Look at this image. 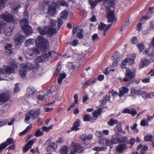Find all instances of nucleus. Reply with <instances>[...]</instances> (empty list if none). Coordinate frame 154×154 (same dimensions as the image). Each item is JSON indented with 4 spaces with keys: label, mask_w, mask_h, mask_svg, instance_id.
Instances as JSON below:
<instances>
[{
    "label": "nucleus",
    "mask_w": 154,
    "mask_h": 154,
    "mask_svg": "<svg viewBox=\"0 0 154 154\" xmlns=\"http://www.w3.org/2000/svg\"><path fill=\"white\" fill-rule=\"evenodd\" d=\"M0 17L7 22L13 23L11 25H8V26L4 31V33L7 36H9L11 35L13 33L14 25L17 23V21L14 18L12 14L9 13L2 14L0 15Z\"/></svg>",
    "instance_id": "f257e3e1"
},
{
    "label": "nucleus",
    "mask_w": 154,
    "mask_h": 154,
    "mask_svg": "<svg viewBox=\"0 0 154 154\" xmlns=\"http://www.w3.org/2000/svg\"><path fill=\"white\" fill-rule=\"evenodd\" d=\"M21 68L19 69V73L22 78L25 77L26 74V70L28 69H34L36 68V65L29 63L20 64Z\"/></svg>",
    "instance_id": "f03ea898"
},
{
    "label": "nucleus",
    "mask_w": 154,
    "mask_h": 154,
    "mask_svg": "<svg viewBox=\"0 0 154 154\" xmlns=\"http://www.w3.org/2000/svg\"><path fill=\"white\" fill-rule=\"evenodd\" d=\"M28 20L23 18L20 21V26L23 32L27 35H31L32 32V27L29 25Z\"/></svg>",
    "instance_id": "7ed1b4c3"
},
{
    "label": "nucleus",
    "mask_w": 154,
    "mask_h": 154,
    "mask_svg": "<svg viewBox=\"0 0 154 154\" xmlns=\"http://www.w3.org/2000/svg\"><path fill=\"white\" fill-rule=\"evenodd\" d=\"M35 43L37 47L43 50H46L47 48L48 41L47 39H45L42 36L39 35L35 40Z\"/></svg>",
    "instance_id": "20e7f679"
},
{
    "label": "nucleus",
    "mask_w": 154,
    "mask_h": 154,
    "mask_svg": "<svg viewBox=\"0 0 154 154\" xmlns=\"http://www.w3.org/2000/svg\"><path fill=\"white\" fill-rule=\"evenodd\" d=\"M136 72L135 69L133 70V71L130 69H126L125 74V77L123 79L122 81L126 82L129 81H131L135 77ZM131 82H132L130 81L128 83V85H130Z\"/></svg>",
    "instance_id": "39448f33"
},
{
    "label": "nucleus",
    "mask_w": 154,
    "mask_h": 154,
    "mask_svg": "<svg viewBox=\"0 0 154 154\" xmlns=\"http://www.w3.org/2000/svg\"><path fill=\"white\" fill-rule=\"evenodd\" d=\"M41 113L39 109H37L34 110H31L29 111L27 115L29 116H26L24 120L26 122L28 121L30 118V117L32 120L35 119Z\"/></svg>",
    "instance_id": "423d86ee"
},
{
    "label": "nucleus",
    "mask_w": 154,
    "mask_h": 154,
    "mask_svg": "<svg viewBox=\"0 0 154 154\" xmlns=\"http://www.w3.org/2000/svg\"><path fill=\"white\" fill-rule=\"evenodd\" d=\"M70 149V153L75 154L76 152L80 153L82 152L84 148L81 144L79 143H75L73 142L71 144Z\"/></svg>",
    "instance_id": "0eeeda50"
},
{
    "label": "nucleus",
    "mask_w": 154,
    "mask_h": 154,
    "mask_svg": "<svg viewBox=\"0 0 154 154\" xmlns=\"http://www.w3.org/2000/svg\"><path fill=\"white\" fill-rule=\"evenodd\" d=\"M25 37L20 33H17L14 38V42L16 43L15 46L18 48L21 45V43L25 39Z\"/></svg>",
    "instance_id": "6e6552de"
},
{
    "label": "nucleus",
    "mask_w": 154,
    "mask_h": 154,
    "mask_svg": "<svg viewBox=\"0 0 154 154\" xmlns=\"http://www.w3.org/2000/svg\"><path fill=\"white\" fill-rule=\"evenodd\" d=\"M10 98V95L8 92L0 94V105L7 102Z\"/></svg>",
    "instance_id": "1a4fd4ad"
},
{
    "label": "nucleus",
    "mask_w": 154,
    "mask_h": 154,
    "mask_svg": "<svg viewBox=\"0 0 154 154\" xmlns=\"http://www.w3.org/2000/svg\"><path fill=\"white\" fill-rule=\"evenodd\" d=\"M57 5L55 2H52L48 7V14L51 15H54L56 13Z\"/></svg>",
    "instance_id": "9d476101"
},
{
    "label": "nucleus",
    "mask_w": 154,
    "mask_h": 154,
    "mask_svg": "<svg viewBox=\"0 0 154 154\" xmlns=\"http://www.w3.org/2000/svg\"><path fill=\"white\" fill-rule=\"evenodd\" d=\"M81 121L79 119H77L73 123L72 127L70 130H68L67 132L69 133L70 132L74 131H76L79 130L80 128L79 127L80 126Z\"/></svg>",
    "instance_id": "9b49d317"
},
{
    "label": "nucleus",
    "mask_w": 154,
    "mask_h": 154,
    "mask_svg": "<svg viewBox=\"0 0 154 154\" xmlns=\"http://www.w3.org/2000/svg\"><path fill=\"white\" fill-rule=\"evenodd\" d=\"M110 11L107 12L106 17L108 19V22H113L116 20V17L114 11L109 10Z\"/></svg>",
    "instance_id": "f8f14e48"
},
{
    "label": "nucleus",
    "mask_w": 154,
    "mask_h": 154,
    "mask_svg": "<svg viewBox=\"0 0 154 154\" xmlns=\"http://www.w3.org/2000/svg\"><path fill=\"white\" fill-rule=\"evenodd\" d=\"M92 135V134H89L88 135H85L84 137H81V139L82 140V144L85 145H87L89 143L90 141L93 139Z\"/></svg>",
    "instance_id": "ddd939ff"
},
{
    "label": "nucleus",
    "mask_w": 154,
    "mask_h": 154,
    "mask_svg": "<svg viewBox=\"0 0 154 154\" xmlns=\"http://www.w3.org/2000/svg\"><path fill=\"white\" fill-rule=\"evenodd\" d=\"M127 144L120 143L116 147V151L120 153H122L125 150H126L128 148Z\"/></svg>",
    "instance_id": "4468645a"
},
{
    "label": "nucleus",
    "mask_w": 154,
    "mask_h": 154,
    "mask_svg": "<svg viewBox=\"0 0 154 154\" xmlns=\"http://www.w3.org/2000/svg\"><path fill=\"white\" fill-rule=\"evenodd\" d=\"M112 57L113 59L114 60L113 62L112 66L113 67H115L118 65L119 61L120 60L119 53L117 52H116L113 55Z\"/></svg>",
    "instance_id": "2eb2a0df"
},
{
    "label": "nucleus",
    "mask_w": 154,
    "mask_h": 154,
    "mask_svg": "<svg viewBox=\"0 0 154 154\" xmlns=\"http://www.w3.org/2000/svg\"><path fill=\"white\" fill-rule=\"evenodd\" d=\"M57 148V145L55 143H52L47 147V151L48 152H54Z\"/></svg>",
    "instance_id": "dca6fc26"
},
{
    "label": "nucleus",
    "mask_w": 154,
    "mask_h": 154,
    "mask_svg": "<svg viewBox=\"0 0 154 154\" xmlns=\"http://www.w3.org/2000/svg\"><path fill=\"white\" fill-rule=\"evenodd\" d=\"M11 44L8 43L5 47V52L6 55H9L12 54L14 51V49L12 48Z\"/></svg>",
    "instance_id": "f3484780"
},
{
    "label": "nucleus",
    "mask_w": 154,
    "mask_h": 154,
    "mask_svg": "<svg viewBox=\"0 0 154 154\" xmlns=\"http://www.w3.org/2000/svg\"><path fill=\"white\" fill-rule=\"evenodd\" d=\"M119 93L118 96L119 97H122L125 94L128 93L129 89L126 87L123 86L119 89Z\"/></svg>",
    "instance_id": "a211bd4d"
},
{
    "label": "nucleus",
    "mask_w": 154,
    "mask_h": 154,
    "mask_svg": "<svg viewBox=\"0 0 154 154\" xmlns=\"http://www.w3.org/2000/svg\"><path fill=\"white\" fill-rule=\"evenodd\" d=\"M143 54L146 55H147L149 57L151 58L154 56V51L153 49L150 48H146Z\"/></svg>",
    "instance_id": "6ab92c4d"
},
{
    "label": "nucleus",
    "mask_w": 154,
    "mask_h": 154,
    "mask_svg": "<svg viewBox=\"0 0 154 154\" xmlns=\"http://www.w3.org/2000/svg\"><path fill=\"white\" fill-rule=\"evenodd\" d=\"M47 54H44L38 57L36 60L35 62L37 63H41L43 61H48V58Z\"/></svg>",
    "instance_id": "aec40b11"
},
{
    "label": "nucleus",
    "mask_w": 154,
    "mask_h": 154,
    "mask_svg": "<svg viewBox=\"0 0 154 154\" xmlns=\"http://www.w3.org/2000/svg\"><path fill=\"white\" fill-rule=\"evenodd\" d=\"M103 0H95L94 1H93L92 0H89L88 2L89 4L91 6V8L93 9L97 5L98 3L101 2Z\"/></svg>",
    "instance_id": "412c9836"
},
{
    "label": "nucleus",
    "mask_w": 154,
    "mask_h": 154,
    "mask_svg": "<svg viewBox=\"0 0 154 154\" xmlns=\"http://www.w3.org/2000/svg\"><path fill=\"white\" fill-rule=\"evenodd\" d=\"M56 3L57 6H65L68 7L69 6L68 3L64 0H58Z\"/></svg>",
    "instance_id": "4be33fe9"
},
{
    "label": "nucleus",
    "mask_w": 154,
    "mask_h": 154,
    "mask_svg": "<svg viewBox=\"0 0 154 154\" xmlns=\"http://www.w3.org/2000/svg\"><path fill=\"white\" fill-rule=\"evenodd\" d=\"M37 29L40 35H45L47 34L48 26H46L43 29L38 27Z\"/></svg>",
    "instance_id": "5701e85b"
},
{
    "label": "nucleus",
    "mask_w": 154,
    "mask_h": 154,
    "mask_svg": "<svg viewBox=\"0 0 154 154\" xmlns=\"http://www.w3.org/2000/svg\"><path fill=\"white\" fill-rule=\"evenodd\" d=\"M136 54H134L130 55V57L128 58L129 61L128 63L129 65L131 66L135 63L134 61L136 58Z\"/></svg>",
    "instance_id": "b1692460"
},
{
    "label": "nucleus",
    "mask_w": 154,
    "mask_h": 154,
    "mask_svg": "<svg viewBox=\"0 0 154 154\" xmlns=\"http://www.w3.org/2000/svg\"><path fill=\"white\" fill-rule=\"evenodd\" d=\"M149 64V60L147 59H145L142 60L140 62L139 66L140 68H142L147 66Z\"/></svg>",
    "instance_id": "393cba45"
},
{
    "label": "nucleus",
    "mask_w": 154,
    "mask_h": 154,
    "mask_svg": "<svg viewBox=\"0 0 154 154\" xmlns=\"http://www.w3.org/2000/svg\"><path fill=\"white\" fill-rule=\"evenodd\" d=\"M57 31L56 28L48 26L47 34L51 36H53L54 34L57 33Z\"/></svg>",
    "instance_id": "a878e982"
},
{
    "label": "nucleus",
    "mask_w": 154,
    "mask_h": 154,
    "mask_svg": "<svg viewBox=\"0 0 154 154\" xmlns=\"http://www.w3.org/2000/svg\"><path fill=\"white\" fill-rule=\"evenodd\" d=\"M97 79H94L93 81H91V79H89L85 81L83 84L84 87L88 86H90L91 85L94 84L96 82Z\"/></svg>",
    "instance_id": "bb28decb"
},
{
    "label": "nucleus",
    "mask_w": 154,
    "mask_h": 154,
    "mask_svg": "<svg viewBox=\"0 0 154 154\" xmlns=\"http://www.w3.org/2000/svg\"><path fill=\"white\" fill-rule=\"evenodd\" d=\"M110 95L109 94H107L103 97V99L101 100L100 102L102 104L104 105L110 100Z\"/></svg>",
    "instance_id": "cd10ccee"
},
{
    "label": "nucleus",
    "mask_w": 154,
    "mask_h": 154,
    "mask_svg": "<svg viewBox=\"0 0 154 154\" xmlns=\"http://www.w3.org/2000/svg\"><path fill=\"white\" fill-rule=\"evenodd\" d=\"M69 149L67 146H63L60 149V154H67Z\"/></svg>",
    "instance_id": "c85d7f7f"
},
{
    "label": "nucleus",
    "mask_w": 154,
    "mask_h": 154,
    "mask_svg": "<svg viewBox=\"0 0 154 154\" xmlns=\"http://www.w3.org/2000/svg\"><path fill=\"white\" fill-rule=\"evenodd\" d=\"M34 42L35 40L34 38H29L26 41L25 45L26 46L28 47L33 45Z\"/></svg>",
    "instance_id": "c756f323"
},
{
    "label": "nucleus",
    "mask_w": 154,
    "mask_h": 154,
    "mask_svg": "<svg viewBox=\"0 0 154 154\" xmlns=\"http://www.w3.org/2000/svg\"><path fill=\"white\" fill-rule=\"evenodd\" d=\"M119 122L118 121L117 119H115L113 118H111L107 122L108 124L110 126H112L115 124H117Z\"/></svg>",
    "instance_id": "7c9ffc66"
},
{
    "label": "nucleus",
    "mask_w": 154,
    "mask_h": 154,
    "mask_svg": "<svg viewBox=\"0 0 154 154\" xmlns=\"http://www.w3.org/2000/svg\"><path fill=\"white\" fill-rule=\"evenodd\" d=\"M112 138L114 144L120 143L119 136L118 134L114 135L112 136Z\"/></svg>",
    "instance_id": "2f4dec72"
},
{
    "label": "nucleus",
    "mask_w": 154,
    "mask_h": 154,
    "mask_svg": "<svg viewBox=\"0 0 154 154\" xmlns=\"http://www.w3.org/2000/svg\"><path fill=\"white\" fill-rule=\"evenodd\" d=\"M68 12L67 10H64L60 13V17L62 19H66L68 17Z\"/></svg>",
    "instance_id": "473e14b6"
},
{
    "label": "nucleus",
    "mask_w": 154,
    "mask_h": 154,
    "mask_svg": "<svg viewBox=\"0 0 154 154\" xmlns=\"http://www.w3.org/2000/svg\"><path fill=\"white\" fill-rule=\"evenodd\" d=\"M22 6L20 4H18L16 7L12 8V12L14 14H17L19 9Z\"/></svg>",
    "instance_id": "72a5a7b5"
},
{
    "label": "nucleus",
    "mask_w": 154,
    "mask_h": 154,
    "mask_svg": "<svg viewBox=\"0 0 154 154\" xmlns=\"http://www.w3.org/2000/svg\"><path fill=\"white\" fill-rule=\"evenodd\" d=\"M66 75L65 73L60 74L58 78V82L60 84L62 81L63 79L66 78Z\"/></svg>",
    "instance_id": "f704fd0d"
},
{
    "label": "nucleus",
    "mask_w": 154,
    "mask_h": 154,
    "mask_svg": "<svg viewBox=\"0 0 154 154\" xmlns=\"http://www.w3.org/2000/svg\"><path fill=\"white\" fill-rule=\"evenodd\" d=\"M26 91V94L27 96L32 95L35 92V91L34 88H31L29 87L27 88Z\"/></svg>",
    "instance_id": "c9c22d12"
},
{
    "label": "nucleus",
    "mask_w": 154,
    "mask_h": 154,
    "mask_svg": "<svg viewBox=\"0 0 154 154\" xmlns=\"http://www.w3.org/2000/svg\"><path fill=\"white\" fill-rule=\"evenodd\" d=\"M57 23V29L58 30H60L61 26L63 25V21L62 19L60 18H58L57 22H56Z\"/></svg>",
    "instance_id": "e433bc0d"
},
{
    "label": "nucleus",
    "mask_w": 154,
    "mask_h": 154,
    "mask_svg": "<svg viewBox=\"0 0 154 154\" xmlns=\"http://www.w3.org/2000/svg\"><path fill=\"white\" fill-rule=\"evenodd\" d=\"M120 143H125L127 142L128 137L127 136H123L122 135L119 136Z\"/></svg>",
    "instance_id": "4c0bfd02"
},
{
    "label": "nucleus",
    "mask_w": 154,
    "mask_h": 154,
    "mask_svg": "<svg viewBox=\"0 0 154 154\" xmlns=\"http://www.w3.org/2000/svg\"><path fill=\"white\" fill-rule=\"evenodd\" d=\"M107 140V138L106 137H103L100 138L98 140V143L101 146H105L106 143V140Z\"/></svg>",
    "instance_id": "58836bf2"
},
{
    "label": "nucleus",
    "mask_w": 154,
    "mask_h": 154,
    "mask_svg": "<svg viewBox=\"0 0 154 154\" xmlns=\"http://www.w3.org/2000/svg\"><path fill=\"white\" fill-rule=\"evenodd\" d=\"M4 70L6 74H8L10 73H11L13 70V69L9 66H7L5 68Z\"/></svg>",
    "instance_id": "ea45409f"
},
{
    "label": "nucleus",
    "mask_w": 154,
    "mask_h": 154,
    "mask_svg": "<svg viewBox=\"0 0 154 154\" xmlns=\"http://www.w3.org/2000/svg\"><path fill=\"white\" fill-rule=\"evenodd\" d=\"M128 61H129V59L128 57H127L124 59L121 65V66L122 69H124L125 68V66L127 65Z\"/></svg>",
    "instance_id": "a19ab883"
},
{
    "label": "nucleus",
    "mask_w": 154,
    "mask_h": 154,
    "mask_svg": "<svg viewBox=\"0 0 154 154\" xmlns=\"http://www.w3.org/2000/svg\"><path fill=\"white\" fill-rule=\"evenodd\" d=\"M61 69V66L60 65V64L58 63L57 65L56 70L54 73V75L55 76H57L58 75Z\"/></svg>",
    "instance_id": "79ce46f5"
},
{
    "label": "nucleus",
    "mask_w": 154,
    "mask_h": 154,
    "mask_svg": "<svg viewBox=\"0 0 154 154\" xmlns=\"http://www.w3.org/2000/svg\"><path fill=\"white\" fill-rule=\"evenodd\" d=\"M43 134V131H41L40 128L37 130L35 132L34 135L36 137H38L42 136Z\"/></svg>",
    "instance_id": "37998d69"
},
{
    "label": "nucleus",
    "mask_w": 154,
    "mask_h": 154,
    "mask_svg": "<svg viewBox=\"0 0 154 154\" xmlns=\"http://www.w3.org/2000/svg\"><path fill=\"white\" fill-rule=\"evenodd\" d=\"M95 135L99 139L101 138L103 136L102 132L100 131H96L95 133Z\"/></svg>",
    "instance_id": "c03bdc74"
},
{
    "label": "nucleus",
    "mask_w": 154,
    "mask_h": 154,
    "mask_svg": "<svg viewBox=\"0 0 154 154\" xmlns=\"http://www.w3.org/2000/svg\"><path fill=\"white\" fill-rule=\"evenodd\" d=\"M4 143H5V144H6V145H7V146H8V145L13 143V139L12 138H8L7 139L6 141Z\"/></svg>",
    "instance_id": "a18cd8bd"
},
{
    "label": "nucleus",
    "mask_w": 154,
    "mask_h": 154,
    "mask_svg": "<svg viewBox=\"0 0 154 154\" xmlns=\"http://www.w3.org/2000/svg\"><path fill=\"white\" fill-rule=\"evenodd\" d=\"M106 25L103 23H100L98 25V29L100 30H104Z\"/></svg>",
    "instance_id": "49530a36"
},
{
    "label": "nucleus",
    "mask_w": 154,
    "mask_h": 154,
    "mask_svg": "<svg viewBox=\"0 0 154 154\" xmlns=\"http://www.w3.org/2000/svg\"><path fill=\"white\" fill-rule=\"evenodd\" d=\"M106 143H105V146H110V149H111L112 147L111 146L112 145L114 144V143H113V141L112 140V139H111V140H108L107 139V140H106Z\"/></svg>",
    "instance_id": "de8ad7c7"
},
{
    "label": "nucleus",
    "mask_w": 154,
    "mask_h": 154,
    "mask_svg": "<svg viewBox=\"0 0 154 154\" xmlns=\"http://www.w3.org/2000/svg\"><path fill=\"white\" fill-rule=\"evenodd\" d=\"M152 135H147L144 137V140L146 141H150L152 140Z\"/></svg>",
    "instance_id": "09e8293b"
},
{
    "label": "nucleus",
    "mask_w": 154,
    "mask_h": 154,
    "mask_svg": "<svg viewBox=\"0 0 154 154\" xmlns=\"http://www.w3.org/2000/svg\"><path fill=\"white\" fill-rule=\"evenodd\" d=\"M18 85L19 83H15L14 85L15 87L14 88V91L15 93H17L20 90V88L18 86Z\"/></svg>",
    "instance_id": "8fccbe9b"
},
{
    "label": "nucleus",
    "mask_w": 154,
    "mask_h": 154,
    "mask_svg": "<svg viewBox=\"0 0 154 154\" xmlns=\"http://www.w3.org/2000/svg\"><path fill=\"white\" fill-rule=\"evenodd\" d=\"M6 25V23L3 21H0V29L1 30L2 29H4V31L5 29Z\"/></svg>",
    "instance_id": "3c124183"
},
{
    "label": "nucleus",
    "mask_w": 154,
    "mask_h": 154,
    "mask_svg": "<svg viewBox=\"0 0 154 154\" xmlns=\"http://www.w3.org/2000/svg\"><path fill=\"white\" fill-rule=\"evenodd\" d=\"M7 147V145L6 144H5V143H4L0 144V153H2L3 150Z\"/></svg>",
    "instance_id": "603ef678"
},
{
    "label": "nucleus",
    "mask_w": 154,
    "mask_h": 154,
    "mask_svg": "<svg viewBox=\"0 0 154 154\" xmlns=\"http://www.w3.org/2000/svg\"><path fill=\"white\" fill-rule=\"evenodd\" d=\"M8 0H0V6L2 8H5L6 3Z\"/></svg>",
    "instance_id": "864d4df0"
},
{
    "label": "nucleus",
    "mask_w": 154,
    "mask_h": 154,
    "mask_svg": "<svg viewBox=\"0 0 154 154\" xmlns=\"http://www.w3.org/2000/svg\"><path fill=\"white\" fill-rule=\"evenodd\" d=\"M140 125L143 126H149V124L148 122H146L145 120L142 119L140 122Z\"/></svg>",
    "instance_id": "5fc2aeb1"
},
{
    "label": "nucleus",
    "mask_w": 154,
    "mask_h": 154,
    "mask_svg": "<svg viewBox=\"0 0 154 154\" xmlns=\"http://www.w3.org/2000/svg\"><path fill=\"white\" fill-rule=\"evenodd\" d=\"M91 119L90 115H85L83 116V120L84 122L89 121Z\"/></svg>",
    "instance_id": "6e6d98bb"
},
{
    "label": "nucleus",
    "mask_w": 154,
    "mask_h": 154,
    "mask_svg": "<svg viewBox=\"0 0 154 154\" xmlns=\"http://www.w3.org/2000/svg\"><path fill=\"white\" fill-rule=\"evenodd\" d=\"M106 149V148L103 147H95L93 148V150L96 151H101L104 150Z\"/></svg>",
    "instance_id": "4d7b16f0"
},
{
    "label": "nucleus",
    "mask_w": 154,
    "mask_h": 154,
    "mask_svg": "<svg viewBox=\"0 0 154 154\" xmlns=\"http://www.w3.org/2000/svg\"><path fill=\"white\" fill-rule=\"evenodd\" d=\"M115 0H110L108 3V5L109 6V8L110 7H114L115 6Z\"/></svg>",
    "instance_id": "13d9d810"
},
{
    "label": "nucleus",
    "mask_w": 154,
    "mask_h": 154,
    "mask_svg": "<svg viewBox=\"0 0 154 154\" xmlns=\"http://www.w3.org/2000/svg\"><path fill=\"white\" fill-rule=\"evenodd\" d=\"M137 45L138 48L140 51V52L143 51L144 48V46L143 43H141L140 44Z\"/></svg>",
    "instance_id": "bf43d9fd"
},
{
    "label": "nucleus",
    "mask_w": 154,
    "mask_h": 154,
    "mask_svg": "<svg viewBox=\"0 0 154 154\" xmlns=\"http://www.w3.org/2000/svg\"><path fill=\"white\" fill-rule=\"evenodd\" d=\"M91 37L92 39L94 41L100 39V38L98 36V35L96 33L94 34Z\"/></svg>",
    "instance_id": "052dcab7"
},
{
    "label": "nucleus",
    "mask_w": 154,
    "mask_h": 154,
    "mask_svg": "<svg viewBox=\"0 0 154 154\" xmlns=\"http://www.w3.org/2000/svg\"><path fill=\"white\" fill-rule=\"evenodd\" d=\"M38 48H32L31 50L33 53H35L37 54H39V51Z\"/></svg>",
    "instance_id": "680f3d73"
},
{
    "label": "nucleus",
    "mask_w": 154,
    "mask_h": 154,
    "mask_svg": "<svg viewBox=\"0 0 154 154\" xmlns=\"http://www.w3.org/2000/svg\"><path fill=\"white\" fill-rule=\"evenodd\" d=\"M57 22L54 20H51L50 21V26L51 27H55L56 24Z\"/></svg>",
    "instance_id": "e2e57ef3"
},
{
    "label": "nucleus",
    "mask_w": 154,
    "mask_h": 154,
    "mask_svg": "<svg viewBox=\"0 0 154 154\" xmlns=\"http://www.w3.org/2000/svg\"><path fill=\"white\" fill-rule=\"evenodd\" d=\"M131 42L133 44H135L138 42V39L136 36H134L132 38Z\"/></svg>",
    "instance_id": "0e129e2a"
},
{
    "label": "nucleus",
    "mask_w": 154,
    "mask_h": 154,
    "mask_svg": "<svg viewBox=\"0 0 154 154\" xmlns=\"http://www.w3.org/2000/svg\"><path fill=\"white\" fill-rule=\"evenodd\" d=\"M34 142L35 141L34 140V139L30 140L28 142L26 145L28 146L31 147V148Z\"/></svg>",
    "instance_id": "69168bd1"
},
{
    "label": "nucleus",
    "mask_w": 154,
    "mask_h": 154,
    "mask_svg": "<svg viewBox=\"0 0 154 154\" xmlns=\"http://www.w3.org/2000/svg\"><path fill=\"white\" fill-rule=\"evenodd\" d=\"M31 147H30L26 145L23 149V152L24 153L26 152L29 150V149Z\"/></svg>",
    "instance_id": "338daca9"
},
{
    "label": "nucleus",
    "mask_w": 154,
    "mask_h": 154,
    "mask_svg": "<svg viewBox=\"0 0 154 154\" xmlns=\"http://www.w3.org/2000/svg\"><path fill=\"white\" fill-rule=\"evenodd\" d=\"M104 79V76L103 75H100L98 76L97 79L100 81H103Z\"/></svg>",
    "instance_id": "774afa93"
}]
</instances>
